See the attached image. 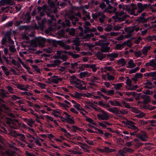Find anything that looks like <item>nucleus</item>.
Listing matches in <instances>:
<instances>
[{
	"mask_svg": "<svg viewBox=\"0 0 156 156\" xmlns=\"http://www.w3.org/2000/svg\"><path fill=\"white\" fill-rule=\"evenodd\" d=\"M107 11V9H106L103 12H98L95 13H92L91 15L92 17L95 20H98L101 24H105V22L107 18V16L104 13Z\"/></svg>",
	"mask_w": 156,
	"mask_h": 156,
	"instance_id": "f257e3e1",
	"label": "nucleus"
},
{
	"mask_svg": "<svg viewBox=\"0 0 156 156\" xmlns=\"http://www.w3.org/2000/svg\"><path fill=\"white\" fill-rule=\"evenodd\" d=\"M71 83L74 84V86L80 90H86V83L85 82L79 79L70 81Z\"/></svg>",
	"mask_w": 156,
	"mask_h": 156,
	"instance_id": "f03ea898",
	"label": "nucleus"
},
{
	"mask_svg": "<svg viewBox=\"0 0 156 156\" xmlns=\"http://www.w3.org/2000/svg\"><path fill=\"white\" fill-rule=\"evenodd\" d=\"M45 40L42 38H38L31 40L30 45L31 46L37 47L38 45L43 47L45 46L44 42Z\"/></svg>",
	"mask_w": 156,
	"mask_h": 156,
	"instance_id": "7ed1b4c3",
	"label": "nucleus"
},
{
	"mask_svg": "<svg viewBox=\"0 0 156 156\" xmlns=\"http://www.w3.org/2000/svg\"><path fill=\"white\" fill-rule=\"evenodd\" d=\"M18 122V121L16 119L12 120L10 118H8L6 121L7 125L13 129H16L19 126Z\"/></svg>",
	"mask_w": 156,
	"mask_h": 156,
	"instance_id": "20e7f679",
	"label": "nucleus"
},
{
	"mask_svg": "<svg viewBox=\"0 0 156 156\" xmlns=\"http://www.w3.org/2000/svg\"><path fill=\"white\" fill-rule=\"evenodd\" d=\"M75 16H78L80 18H81V15L79 12H78L76 13H75L69 15V19L71 21L73 25H75L76 22L78 21V18L76 17Z\"/></svg>",
	"mask_w": 156,
	"mask_h": 156,
	"instance_id": "39448f33",
	"label": "nucleus"
},
{
	"mask_svg": "<svg viewBox=\"0 0 156 156\" xmlns=\"http://www.w3.org/2000/svg\"><path fill=\"white\" fill-rule=\"evenodd\" d=\"M108 110L110 112H111L115 114L118 115L120 114H126L127 113V112L126 110L122 109L121 110H119L117 108L114 107L113 108H109Z\"/></svg>",
	"mask_w": 156,
	"mask_h": 156,
	"instance_id": "423d86ee",
	"label": "nucleus"
},
{
	"mask_svg": "<svg viewBox=\"0 0 156 156\" xmlns=\"http://www.w3.org/2000/svg\"><path fill=\"white\" fill-rule=\"evenodd\" d=\"M137 9L136 5L133 3L131 4L130 5L125 6L126 11L131 15H133L135 12V11Z\"/></svg>",
	"mask_w": 156,
	"mask_h": 156,
	"instance_id": "0eeeda50",
	"label": "nucleus"
},
{
	"mask_svg": "<svg viewBox=\"0 0 156 156\" xmlns=\"http://www.w3.org/2000/svg\"><path fill=\"white\" fill-rule=\"evenodd\" d=\"M62 80V79L61 77H58L56 76H54L48 78L46 82L49 83H53L57 84L59 81H61Z\"/></svg>",
	"mask_w": 156,
	"mask_h": 156,
	"instance_id": "6e6552de",
	"label": "nucleus"
},
{
	"mask_svg": "<svg viewBox=\"0 0 156 156\" xmlns=\"http://www.w3.org/2000/svg\"><path fill=\"white\" fill-rule=\"evenodd\" d=\"M106 43H105L98 42L97 43V44L101 46V50L102 52H108L112 51V49H111L109 47L105 46L106 45Z\"/></svg>",
	"mask_w": 156,
	"mask_h": 156,
	"instance_id": "1a4fd4ad",
	"label": "nucleus"
},
{
	"mask_svg": "<svg viewBox=\"0 0 156 156\" xmlns=\"http://www.w3.org/2000/svg\"><path fill=\"white\" fill-rule=\"evenodd\" d=\"M136 123L131 121H128L126 122V125L128 127L137 132L139 130V129L137 127L135 126Z\"/></svg>",
	"mask_w": 156,
	"mask_h": 156,
	"instance_id": "9d476101",
	"label": "nucleus"
},
{
	"mask_svg": "<svg viewBox=\"0 0 156 156\" xmlns=\"http://www.w3.org/2000/svg\"><path fill=\"white\" fill-rule=\"evenodd\" d=\"M101 111L102 114L97 115V116L99 118L103 120H107L109 119L110 116L107 112L101 109Z\"/></svg>",
	"mask_w": 156,
	"mask_h": 156,
	"instance_id": "9b49d317",
	"label": "nucleus"
},
{
	"mask_svg": "<svg viewBox=\"0 0 156 156\" xmlns=\"http://www.w3.org/2000/svg\"><path fill=\"white\" fill-rule=\"evenodd\" d=\"M125 30L128 33V34L125 35L127 38H129L131 37L133 34L134 28L133 26L125 28Z\"/></svg>",
	"mask_w": 156,
	"mask_h": 156,
	"instance_id": "f8f14e48",
	"label": "nucleus"
},
{
	"mask_svg": "<svg viewBox=\"0 0 156 156\" xmlns=\"http://www.w3.org/2000/svg\"><path fill=\"white\" fill-rule=\"evenodd\" d=\"M136 136L143 141H146L147 139V136L145 133H138L136 134Z\"/></svg>",
	"mask_w": 156,
	"mask_h": 156,
	"instance_id": "ddd939ff",
	"label": "nucleus"
},
{
	"mask_svg": "<svg viewBox=\"0 0 156 156\" xmlns=\"http://www.w3.org/2000/svg\"><path fill=\"white\" fill-rule=\"evenodd\" d=\"M139 94L141 98L144 99L143 102L144 104H146L150 102L151 97L150 96L145 94L140 95L141 94Z\"/></svg>",
	"mask_w": 156,
	"mask_h": 156,
	"instance_id": "4468645a",
	"label": "nucleus"
},
{
	"mask_svg": "<svg viewBox=\"0 0 156 156\" xmlns=\"http://www.w3.org/2000/svg\"><path fill=\"white\" fill-rule=\"evenodd\" d=\"M137 7L138 9V12L140 13L147 7V4L143 5L142 3H139L137 4Z\"/></svg>",
	"mask_w": 156,
	"mask_h": 156,
	"instance_id": "2eb2a0df",
	"label": "nucleus"
},
{
	"mask_svg": "<svg viewBox=\"0 0 156 156\" xmlns=\"http://www.w3.org/2000/svg\"><path fill=\"white\" fill-rule=\"evenodd\" d=\"M119 55L117 53H112L108 54L107 55V57L111 61H114L115 58H117L118 56Z\"/></svg>",
	"mask_w": 156,
	"mask_h": 156,
	"instance_id": "dca6fc26",
	"label": "nucleus"
},
{
	"mask_svg": "<svg viewBox=\"0 0 156 156\" xmlns=\"http://www.w3.org/2000/svg\"><path fill=\"white\" fill-rule=\"evenodd\" d=\"M12 0H1L0 1V6H4L6 5H11Z\"/></svg>",
	"mask_w": 156,
	"mask_h": 156,
	"instance_id": "f3484780",
	"label": "nucleus"
},
{
	"mask_svg": "<svg viewBox=\"0 0 156 156\" xmlns=\"http://www.w3.org/2000/svg\"><path fill=\"white\" fill-rule=\"evenodd\" d=\"M133 141L135 142L134 145L135 148L136 149L142 147L143 144L142 143H139V140L137 139H135L133 140Z\"/></svg>",
	"mask_w": 156,
	"mask_h": 156,
	"instance_id": "a211bd4d",
	"label": "nucleus"
},
{
	"mask_svg": "<svg viewBox=\"0 0 156 156\" xmlns=\"http://www.w3.org/2000/svg\"><path fill=\"white\" fill-rule=\"evenodd\" d=\"M151 47L150 46H146L144 47L142 50V53L145 55H147L148 51L150 50Z\"/></svg>",
	"mask_w": 156,
	"mask_h": 156,
	"instance_id": "6ab92c4d",
	"label": "nucleus"
},
{
	"mask_svg": "<svg viewBox=\"0 0 156 156\" xmlns=\"http://www.w3.org/2000/svg\"><path fill=\"white\" fill-rule=\"evenodd\" d=\"M145 65L147 66H149L153 67H156V59L150 61L149 62L146 63Z\"/></svg>",
	"mask_w": 156,
	"mask_h": 156,
	"instance_id": "aec40b11",
	"label": "nucleus"
},
{
	"mask_svg": "<svg viewBox=\"0 0 156 156\" xmlns=\"http://www.w3.org/2000/svg\"><path fill=\"white\" fill-rule=\"evenodd\" d=\"M144 84L145 85L144 86V87L145 88L152 89L154 87L153 86V83L149 81H148L146 83H144Z\"/></svg>",
	"mask_w": 156,
	"mask_h": 156,
	"instance_id": "412c9836",
	"label": "nucleus"
},
{
	"mask_svg": "<svg viewBox=\"0 0 156 156\" xmlns=\"http://www.w3.org/2000/svg\"><path fill=\"white\" fill-rule=\"evenodd\" d=\"M16 86L17 88L23 90L27 91V90L28 88V85L25 86L23 85L17 84H16Z\"/></svg>",
	"mask_w": 156,
	"mask_h": 156,
	"instance_id": "4be33fe9",
	"label": "nucleus"
},
{
	"mask_svg": "<svg viewBox=\"0 0 156 156\" xmlns=\"http://www.w3.org/2000/svg\"><path fill=\"white\" fill-rule=\"evenodd\" d=\"M149 19V18L145 19L144 17L140 16L138 19V21L140 23H144L147 22Z\"/></svg>",
	"mask_w": 156,
	"mask_h": 156,
	"instance_id": "5701e85b",
	"label": "nucleus"
},
{
	"mask_svg": "<svg viewBox=\"0 0 156 156\" xmlns=\"http://www.w3.org/2000/svg\"><path fill=\"white\" fill-rule=\"evenodd\" d=\"M90 75V73L87 71L83 72H81L80 73L79 76L80 78H82L85 77L86 76L89 77Z\"/></svg>",
	"mask_w": 156,
	"mask_h": 156,
	"instance_id": "b1692460",
	"label": "nucleus"
},
{
	"mask_svg": "<svg viewBox=\"0 0 156 156\" xmlns=\"http://www.w3.org/2000/svg\"><path fill=\"white\" fill-rule=\"evenodd\" d=\"M109 102L111 105L114 106H119L120 107H122V105L119 102L116 101H112L110 100L109 101Z\"/></svg>",
	"mask_w": 156,
	"mask_h": 156,
	"instance_id": "393cba45",
	"label": "nucleus"
},
{
	"mask_svg": "<svg viewBox=\"0 0 156 156\" xmlns=\"http://www.w3.org/2000/svg\"><path fill=\"white\" fill-rule=\"evenodd\" d=\"M86 103L87 104V105H86V107L88 108H89V106L90 107L92 108L95 109V110L97 111L98 109L96 107L94 106V105L93 103L90 101H87Z\"/></svg>",
	"mask_w": 156,
	"mask_h": 156,
	"instance_id": "a878e982",
	"label": "nucleus"
},
{
	"mask_svg": "<svg viewBox=\"0 0 156 156\" xmlns=\"http://www.w3.org/2000/svg\"><path fill=\"white\" fill-rule=\"evenodd\" d=\"M31 17L28 12H27L23 17L24 20L27 23L30 22Z\"/></svg>",
	"mask_w": 156,
	"mask_h": 156,
	"instance_id": "bb28decb",
	"label": "nucleus"
},
{
	"mask_svg": "<svg viewBox=\"0 0 156 156\" xmlns=\"http://www.w3.org/2000/svg\"><path fill=\"white\" fill-rule=\"evenodd\" d=\"M53 67H55L60 63L61 60L59 59H55L51 61Z\"/></svg>",
	"mask_w": 156,
	"mask_h": 156,
	"instance_id": "cd10ccee",
	"label": "nucleus"
},
{
	"mask_svg": "<svg viewBox=\"0 0 156 156\" xmlns=\"http://www.w3.org/2000/svg\"><path fill=\"white\" fill-rule=\"evenodd\" d=\"M1 67L5 75L6 76H8L10 74V72H9L8 69L6 67L4 66H2Z\"/></svg>",
	"mask_w": 156,
	"mask_h": 156,
	"instance_id": "c85d7f7f",
	"label": "nucleus"
},
{
	"mask_svg": "<svg viewBox=\"0 0 156 156\" xmlns=\"http://www.w3.org/2000/svg\"><path fill=\"white\" fill-rule=\"evenodd\" d=\"M128 66L126 67L128 68H133L136 66V65L133 63V61L132 60H130L128 62Z\"/></svg>",
	"mask_w": 156,
	"mask_h": 156,
	"instance_id": "c756f323",
	"label": "nucleus"
},
{
	"mask_svg": "<svg viewBox=\"0 0 156 156\" xmlns=\"http://www.w3.org/2000/svg\"><path fill=\"white\" fill-rule=\"evenodd\" d=\"M117 62L119 65H121L122 66H124L127 62L125 61L124 59L121 58L118 60Z\"/></svg>",
	"mask_w": 156,
	"mask_h": 156,
	"instance_id": "7c9ffc66",
	"label": "nucleus"
},
{
	"mask_svg": "<svg viewBox=\"0 0 156 156\" xmlns=\"http://www.w3.org/2000/svg\"><path fill=\"white\" fill-rule=\"evenodd\" d=\"M117 154L119 156H125L126 153L124 150L123 148L122 149L119 150Z\"/></svg>",
	"mask_w": 156,
	"mask_h": 156,
	"instance_id": "2f4dec72",
	"label": "nucleus"
},
{
	"mask_svg": "<svg viewBox=\"0 0 156 156\" xmlns=\"http://www.w3.org/2000/svg\"><path fill=\"white\" fill-rule=\"evenodd\" d=\"M113 85L114 86V89L116 90H119L121 88L123 84L122 83H118L117 84H113Z\"/></svg>",
	"mask_w": 156,
	"mask_h": 156,
	"instance_id": "473e14b6",
	"label": "nucleus"
},
{
	"mask_svg": "<svg viewBox=\"0 0 156 156\" xmlns=\"http://www.w3.org/2000/svg\"><path fill=\"white\" fill-rule=\"evenodd\" d=\"M86 120L92 125H94L96 126H97V124L94 122V121L91 119L86 117Z\"/></svg>",
	"mask_w": 156,
	"mask_h": 156,
	"instance_id": "72a5a7b5",
	"label": "nucleus"
},
{
	"mask_svg": "<svg viewBox=\"0 0 156 156\" xmlns=\"http://www.w3.org/2000/svg\"><path fill=\"white\" fill-rule=\"evenodd\" d=\"M62 65L65 69H68L70 67V63L68 62H65L63 63Z\"/></svg>",
	"mask_w": 156,
	"mask_h": 156,
	"instance_id": "f704fd0d",
	"label": "nucleus"
},
{
	"mask_svg": "<svg viewBox=\"0 0 156 156\" xmlns=\"http://www.w3.org/2000/svg\"><path fill=\"white\" fill-rule=\"evenodd\" d=\"M129 16L127 15H125L122 16V17H119L117 16L116 19L120 21H122L125 20L128 16Z\"/></svg>",
	"mask_w": 156,
	"mask_h": 156,
	"instance_id": "c9c22d12",
	"label": "nucleus"
},
{
	"mask_svg": "<svg viewBox=\"0 0 156 156\" xmlns=\"http://www.w3.org/2000/svg\"><path fill=\"white\" fill-rule=\"evenodd\" d=\"M83 15L85 16L88 20L90 19V16L89 12H87L85 10H83Z\"/></svg>",
	"mask_w": 156,
	"mask_h": 156,
	"instance_id": "e433bc0d",
	"label": "nucleus"
},
{
	"mask_svg": "<svg viewBox=\"0 0 156 156\" xmlns=\"http://www.w3.org/2000/svg\"><path fill=\"white\" fill-rule=\"evenodd\" d=\"M66 31L69 32L70 35L73 36L75 33V30L74 29L72 28L67 29Z\"/></svg>",
	"mask_w": 156,
	"mask_h": 156,
	"instance_id": "4c0bfd02",
	"label": "nucleus"
},
{
	"mask_svg": "<svg viewBox=\"0 0 156 156\" xmlns=\"http://www.w3.org/2000/svg\"><path fill=\"white\" fill-rule=\"evenodd\" d=\"M123 43L121 44H117L116 45L115 48L116 49L121 50L124 48Z\"/></svg>",
	"mask_w": 156,
	"mask_h": 156,
	"instance_id": "58836bf2",
	"label": "nucleus"
},
{
	"mask_svg": "<svg viewBox=\"0 0 156 156\" xmlns=\"http://www.w3.org/2000/svg\"><path fill=\"white\" fill-rule=\"evenodd\" d=\"M113 151V149H110L109 147H104V148L103 150V151L104 152H106L107 153L111 152Z\"/></svg>",
	"mask_w": 156,
	"mask_h": 156,
	"instance_id": "ea45409f",
	"label": "nucleus"
},
{
	"mask_svg": "<svg viewBox=\"0 0 156 156\" xmlns=\"http://www.w3.org/2000/svg\"><path fill=\"white\" fill-rule=\"evenodd\" d=\"M78 64L77 62H75L70 64V67L73 69H75L77 68Z\"/></svg>",
	"mask_w": 156,
	"mask_h": 156,
	"instance_id": "a19ab883",
	"label": "nucleus"
},
{
	"mask_svg": "<svg viewBox=\"0 0 156 156\" xmlns=\"http://www.w3.org/2000/svg\"><path fill=\"white\" fill-rule=\"evenodd\" d=\"M26 122L30 127H32L33 124L34 123V121L31 119H29Z\"/></svg>",
	"mask_w": 156,
	"mask_h": 156,
	"instance_id": "79ce46f5",
	"label": "nucleus"
},
{
	"mask_svg": "<svg viewBox=\"0 0 156 156\" xmlns=\"http://www.w3.org/2000/svg\"><path fill=\"white\" fill-rule=\"evenodd\" d=\"M59 58L61 59L64 61H66L68 58L66 55H60L59 56Z\"/></svg>",
	"mask_w": 156,
	"mask_h": 156,
	"instance_id": "37998d69",
	"label": "nucleus"
},
{
	"mask_svg": "<svg viewBox=\"0 0 156 156\" xmlns=\"http://www.w3.org/2000/svg\"><path fill=\"white\" fill-rule=\"evenodd\" d=\"M143 92L144 94H148V95H151L153 93V92L152 91H151L149 90H143Z\"/></svg>",
	"mask_w": 156,
	"mask_h": 156,
	"instance_id": "c03bdc74",
	"label": "nucleus"
},
{
	"mask_svg": "<svg viewBox=\"0 0 156 156\" xmlns=\"http://www.w3.org/2000/svg\"><path fill=\"white\" fill-rule=\"evenodd\" d=\"M82 93L76 92L74 93L73 96L76 98L79 99L81 98V97L82 96Z\"/></svg>",
	"mask_w": 156,
	"mask_h": 156,
	"instance_id": "a18cd8bd",
	"label": "nucleus"
},
{
	"mask_svg": "<svg viewBox=\"0 0 156 156\" xmlns=\"http://www.w3.org/2000/svg\"><path fill=\"white\" fill-rule=\"evenodd\" d=\"M9 49L12 52L14 53L16 51V49L14 45H10L9 46Z\"/></svg>",
	"mask_w": 156,
	"mask_h": 156,
	"instance_id": "49530a36",
	"label": "nucleus"
},
{
	"mask_svg": "<svg viewBox=\"0 0 156 156\" xmlns=\"http://www.w3.org/2000/svg\"><path fill=\"white\" fill-rule=\"evenodd\" d=\"M90 68L92 69V71L94 72H96L97 70V67L96 64H90Z\"/></svg>",
	"mask_w": 156,
	"mask_h": 156,
	"instance_id": "de8ad7c7",
	"label": "nucleus"
},
{
	"mask_svg": "<svg viewBox=\"0 0 156 156\" xmlns=\"http://www.w3.org/2000/svg\"><path fill=\"white\" fill-rule=\"evenodd\" d=\"M124 47L126 45L127 46L130 47L131 46L132 44L129 41H127L123 43Z\"/></svg>",
	"mask_w": 156,
	"mask_h": 156,
	"instance_id": "09e8293b",
	"label": "nucleus"
},
{
	"mask_svg": "<svg viewBox=\"0 0 156 156\" xmlns=\"http://www.w3.org/2000/svg\"><path fill=\"white\" fill-rule=\"evenodd\" d=\"M74 107L75 108L78 110H82L83 109L81 108L80 105L76 103H75L73 105Z\"/></svg>",
	"mask_w": 156,
	"mask_h": 156,
	"instance_id": "8fccbe9b",
	"label": "nucleus"
},
{
	"mask_svg": "<svg viewBox=\"0 0 156 156\" xmlns=\"http://www.w3.org/2000/svg\"><path fill=\"white\" fill-rule=\"evenodd\" d=\"M70 55L72 56V57L74 58H76L80 57V56L78 54H74L72 52L69 53Z\"/></svg>",
	"mask_w": 156,
	"mask_h": 156,
	"instance_id": "3c124183",
	"label": "nucleus"
},
{
	"mask_svg": "<svg viewBox=\"0 0 156 156\" xmlns=\"http://www.w3.org/2000/svg\"><path fill=\"white\" fill-rule=\"evenodd\" d=\"M84 28L86 29L87 31H93L94 32H96L97 31V29L95 28L90 29L87 27H84Z\"/></svg>",
	"mask_w": 156,
	"mask_h": 156,
	"instance_id": "603ef678",
	"label": "nucleus"
},
{
	"mask_svg": "<svg viewBox=\"0 0 156 156\" xmlns=\"http://www.w3.org/2000/svg\"><path fill=\"white\" fill-rule=\"evenodd\" d=\"M90 81L92 82H96L99 79L98 77L94 76H92L90 77Z\"/></svg>",
	"mask_w": 156,
	"mask_h": 156,
	"instance_id": "864d4df0",
	"label": "nucleus"
},
{
	"mask_svg": "<svg viewBox=\"0 0 156 156\" xmlns=\"http://www.w3.org/2000/svg\"><path fill=\"white\" fill-rule=\"evenodd\" d=\"M149 122L150 123L151 125L152 126H156V120H151L149 121Z\"/></svg>",
	"mask_w": 156,
	"mask_h": 156,
	"instance_id": "5fc2aeb1",
	"label": "nucleus"
},
{
	"mask_svg": "<svg viewBox=\"0 0 156 156\" xmlns=\"http://www.w3.org/2000/svg\"><path fill=\"white\" fill-rule=\"evenodd\" d=\"M43 51L44 52L50 53L52 51V50L51 48H47L44 49Z\"/></svg>",
	"mask_w": 156,
	"mask_h": 156,
	"instance_id": "6e6d98bb",
	"label": "nucleus"
},
{
	"mask_svg": "<svg viewBox=\"0 0 156 156\" xmlns=\"http://www.w3.org/2000/svg\"><path fill=\"white\" fill-rule=\"evenodd\" d=\"M125 151L126 154L127 152L132 153L133 151V150L131 148H127L126 147H124V150Z\"/></svg>",
	"mask_w": 156,
	"mask_h": 156,
	"instance_id": "4d7b16f0",
	"label": "nucleus"
},
{
	"mask_svg": "<svg viewBox=\"0 0 156 156\" xmlns=\"http://www.w3.org/2000/svg\"><path fill=\"white\" fill-rule=\"evenodd\" d=\"M142 53L140 51H136L134 52L135 55L137 58L141 56L142 55Z\"/></svg>",
	"mask_w": 156,
	"mask_h": 156,
	"instance_id": "13d9d810",
	"label": "nucleus"
},
{
	"mask_svg": "<svg viewBox=\"0 0 156 156\" xmlns=\"http://www.w3.org/2000/svg\"><path fill=\"white\" fill-rule=\"evenodd\" d=\"M131 111L136 113H140V112L137 108L135 107H132L131 108Z\"/></svg>",
	"mask_w": 156,
	"mask_h": 156,
	"instance_id": "bf43d9fd",
	"label": "nucleus"
},
{
	"mask_svg": "<svg viewBox=\"0 0 156 156\" xmlns=\"http://www.w3.org/2000/svg\"><path fill=\"white\" fill-rule=\"evenodd\" d=\"M145 115V114L143 112H140L139 114L136 115V116L138 118H141Z\"/></svg>",
	"mask_w": 156,
	"mask_h": 156,
	"instance_id": "052dcab7",
	"label": "nucleus"
},
{
	"mask_svg": "<svg viewBox=\"0 0 156 156\" xmlns=\"http://www.w3.org/2000/svg\"><path fill=\"white\" fill-rule=\"evenodd\" d=\"M18 136H19V138L21 141H24V140L25 137L23 134H19Z\"/></svg>",
	"mask_w": 156,
	"mask_h": 156,
	"instance_id": "680f3d73",
	"label": "nucleus"
},
{
	"mask_svg": "<svg viewBox=\"0 0 156 156\" xmlns=\"http://www.w3.org/2000/svg\"><path fill=\"white\" fill-rule=\"evenodd\" d=\"M65 23H63L62 24V26L63 27H65L66 26H70V22L68 20H65Z\"/></svg>",
	"mask_w": 156,
	"mask_h": 156,
	"instance_id": "e2e57ef3",
	"label": "nucleus"
},
{
	"mask_svg": "<svg viewBox=\"0 0 156 156\" xmlns=\"http://www.w3.org/2000/svg\"><path fill=\"white\" fill-rule=\"evenodd\" d=\"M58 44L60 46L62 47V48H63L65 45L66 44L63 42L61 41H58Z\"/></svg>",
	"mask_w": 156,
	"mask_h": 156,
	"instance_id": "0e129e2a",
	"label": "nucleus"
},
{
	"mask_svg": "<svg viewBox=\"0 0 156 156\" xmlns=\"http://www.w3.org/2000/svg\"><path fill=\"white\" fill-rule=\"evenodd\" d=\"M13 23L12 21H10L6 23L5 26L7 27H10L12 25Z\"/></svg>",
	"mask_w": 156,
	"mask_h": 156,
	"instance_id": "69168bd1",
	"label": "nucleus"
},
{
	"mask_svg": "<svg viewBox=\"0 0 156 156\" xmlns=\"http://www.w3.org/2000/svg\"><path fill=\"white\" fill-rule=\"evenodd\" d=\"M38 86L42 89H44L45 88L46 85L45 84L41 83V82H39L38 83Z\"/></svg>",
	"mask_w": 156,
	"mask_h": 156,
	"instance_id": "338daca9",
	"label": "nucleus"
},
{
	"mask_svg": "<svg viewBox=\"0 0 156 156\" xmlns=\"http://www.w3.org/2000/svg\"><path fill=\"white\" fill-rule=\"evenodd\" d=\"M114 90H108L107 91V95H112L114 94Z\"/></svg>",
	"mask_w": 156,
	"mask_h": 156,
	"instance_id": "774afa93",
	"label": "nucleus"
}]
</instances>
